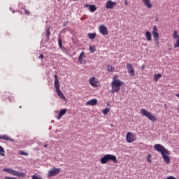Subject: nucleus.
I'll return each mask as SVG.
<instances>
[{
    "mask_svg": "<svg viewBox=\"0 0 179 179\" xmlns=\"http://www.w3.org/2000/svg\"><path fill=\"white\" fill-rule=\"evenodd\" d=\"M97 104V99H91L86 103L87 106H96Z\"/></svg>",
    "mask_w": 179,
    "mask_h": 179,
    "instance_id": "nucleus-18",
    "label": "nucleus"
},
{
    "mask_svg": "<svg viewBox=\"0 0 179 179\" xmlns=\"http://www.w3.org/2000/svg\"><path fill=\"white\" fill-rule=\"evenodd\" d=\"M143 2L148 9H152V3H150V0H143Z\"/></svg>",
    "mask_w": 179,
    "mask_h": 179,
    "instance_id": "nucleus-17",
    "label": "nucleus"
},
{
    "mask_svg": "<svg viewBox=\"0 0 179 179\" xmlns=\"http://www.w3.org/2000/svg\"><path fill=\"white\" fill-rule=\"evenodd\" d=\"M19 155H21L22 156H27L29 155V153L26 152L23 150H20L19 151Z\"/></svg>",
    "mask_w": 179,
    "mask_h": 179,
    "instance_id": "nucleus-27",
    "label": "nucleus"
},
{
    "mask_svg": "<svg viewBox=\"0 0 179 179\" xmlns=\"http://www.w3.org/2000/svg\"><path fill=\"white\" fill-rule=\"evenodd\" d=\"M141 69L143 70L145 69V66H142Z\"/></svg>",
    "mask_w": 179,
    "mask_h": 179,
    "instance_id": "nucleus-37",
    "label": "nucleus"
},
{
    "mask_svg": "<svg viewBox=\"0 0 179 179\" xmlns=\"http://www.w3.org/2000/svg\"><path fill=\"white\" fill-rule=\"evenodd\" d=\"M178 113H179V105H178Z\"/></svg>",
    "mask_w": 179,
    "mask_h": 179,
    "instance_id": "nucleus-41",
    "label": "nucleus"
},
{
    "mask_svg": "<svg viewBox=\"0 0 179 179\" xmlns=\"http://www.w3.org/2000/svg\"><path fill=\"white\" fill-rule=\"evenodd\" d=\"M164 107H165L166 110H167V104H165Z\"/></svg>",
    "mask_w": 179,
    "mask_h": 179,
    "instance_id": "nucleus-36",
    "label": "nucleus"
},
{
    "mask_svg": "<svg viewBox=\"0 0 179 179\" xmlns=\"http://www.w3.org/2000/svg\"><path fill=\"white\" fill-rule=\"evenodd\" d=\"M115 6H117V2H115V1L108 0L106 2V9H114V8H115Z\"/></svg>",
    "mask_w": 179,
    "mask_h": 179,
    "instance_id": "nucleus-14",
    "label": "nucleus"
},
{
    "mask_svg": "<svg viewBox=\"0 0 179 179\" xmlns=\"http://www.w3.org/2000/svg\"><path fill=\"white\" fill-rule=\"evenodd\" d=\"M147 162L152 163V155H150V154L147 156Z\"/></svg>",
    "mask_w": 179,
    "mask_h": 179,
    "instance_id": "nucleus-30",
    "label": "nucleus"
},
{
    "mask_svg": "<svg viewBox=\"0 0 179 179\" xmlns=\"http://www.w3.org/2000/svg\"><path fill=\"white\" fill-rule=\"evenodd\" d=\"M0 139H2L3 141H8V142H14L13 138L9 137V136L6 134L1 135Z\"/></svg>",
    "mask_w": 179,
    "mask_h": 179,
    "instance_id": "nucleus-16",
    "label": "nucleus"
},
{
    "mask_svg": "<svg viewBox=\"0 0 179 179\" xmlns=\"http://www.w3.org/2000/svg\"><path fill=\"white\" fill-rule=\"evenodd\" d=\"M145 38L148 41H152V33L149 31H145Z\"/></svg>",
    "mask_w": 179,
    "mask_h": 179,
    "instance_id": "nucleus-20",
    "label": "nucleus"
},
{
    "mask_svg": "<svg viewBox=\"0 0 179 179\" xmlns=\"http://www.w3.org/2000/svg\"><path fill=\"white\" fill-rule=\"evenodd\" d=\"M0 156H5V150L0 145Z\"/></svg>",
    "mask_w": 179,
    "mask_h": 179,
    "instance_id": "nucleus-26",
    "label": "nucleus"
},
{
    "mask_svg": "<svg viewBox=\"0 0 179 179\" xmlns=\"http://www.w3.org/2000/svg\"><path fill=\"white\" fill-rule=\"evenodd\" d=\"M126 140L127 143H132V142H135V141H136V137L134 133L127 132L126 135Z\"/></svg>",
    "mask_w": 179,
    "mask_h": 179,
    "instance_id": "nucleus-9",
    "label": "nucleus"
},
{
    "mask_svg": "<svg viewBox=\"0 0 179 179\" xmlns=\"http://www.w3.org/2000/svg\"><path fill=\"white\" fill-rule=\"evenodd\" d=\"M39 58H41V59H44V55L41 54V55L39 56Z\"/></svg>",
    "mask_w": 179,
    "mask_h": 179,
    "instance_id": "nucleus-33",
    "label": "nucleus"
},
{
    "mask_svg": "<svg viewBox=\"0 0 179 179\" xmlns=\"http://www.w3.org/2000/svg\"><path fill=\"white\" fill-rule=\"evenodd\" d=\"M48 145L47 144H45L44 145V148H47Z\"/></svg>",
    "mask_w": 179,
    "mask_h": 179,
    "instance_id": "nucleus-39",
    "label": "nucleus"
},
{
    "mask_svg": "<svg viewBox=\"0 0 179 179\" xmlns=\"http://www.w3.org/2000/svg\"><path fill=\"white\" fill-rule=\"evenodd\" d=\"M97 10V7H96V5L91 4L90 5V12H96Z\"/></svg>",
    "mask_w": 179,
    "mask_h": 179,
    "instance_id": "nucleus-21",
    "label": "nucleus"
},
{
    "mask_svg": "<svg viewBox=\"0 0 179 179\" xmlns=\"http://www.w3.org/2000/svg\"><path fill=\"white\" fill-rule=\"evenodd\" d=\"M89 83L92 86V87H99L100 83L99 82V79L96 78V77H92L89 80Z\"/></svg>",
    "mask_w": 179,
    "mask_h": 179,
    "instance_id": "nucleus-10",
    "label": "nucleus"
},
{
    "mask_svg": "<svg viewBox=\"0 0 179 179\" xmlns=\"http://www.w3.org/2000/svg\"><path fill=\"white\" fill-rule=\"evenodd\" d=\"M158 31L159 30L157 29V27L155 26L152 29V36L157 47H159V45H160V41L159 39L160 37V35L159 34Z\"/></svg>",
    "mask_w": 179,
    "mask_h": 179,
    "instance_id": "nucleus-7",
    "label": "nucleus"
},
{
    "mask_svg": "<svg viewBox=\"0 0 179 179\" xmlns=\"http://www.w3.org/2000/svg\"><path fill=\"white\" fill-rule=\"evenodd\" d=\"M65 114H66V109H62L59 113L57 119L61 120V118H62L63 115H65Z\"/></svg>",
    "mask_w": 179,
    "mask_h": 179,
    "instance_id": "nucleus-19",
    "label": "nucleus"
},
{
    "mask_svg": "<svg viewBox=\"0 0 179 179\" xmlns=\"http://www.w3.org/2000/svg\"><path fill=\"white\" fill-rule=\"evenodd\" d=\"M3 171H4L5 173H8V174H11L12 176H15V177H24L25 176L24 173L23 172H19L9 168L3 169Z\"/></svg>",
    "mask_w": 179,
    "mask_h": 179,
    "instance_id": "nucleus-6",
    "label": "nucleus"
},
{
    "mask_svg": "<svg viewBox=\"0 0 179 179\" xmlns=\"http://www.w3.org/2000/svg\"><path fill=\"white\" fill-rule=\"evenodd\" d=\"M154 149L157 152H159V153H161L162 159L166 164H170L171 159H170V151H169V150L166 149L162 144H156L154 146Z\"/></svg>",
    "mask_w": 179,
    "mask_h": 179,
    "instance_id": "nucleus-1",
    "label": "nucleus"
},
{
    "mask_svg": "<svg viewBox=\"0 0 179 179\" xmlns=\"http://www.w3.org/2000/svg\"><path fill=\"white\" fill-rule=\"evenodd\" d=\"M140 113L142 114V115H143V117H147L150 121H157L156 116L152 114V113L148 111L146 109L141 108Z\"/></svg>",
    "mask_w": 179,
    "mask_h": 179,
    "instance_id": "nucleus-5",
    "label": "nucleus"
},
{
    "mask_svg": "<svg viewBox=\"0 0 179 179\" xmlns=\"http://www.w3.org/2000/svg\"><path fill=\"white\" fill-rule=\"evenodd\" d=\"M61 173V169L59 168H53L52 170H50L48 173V177H55Z\"/></svg>",
    "mask_w": 179,
    "mask_h": 179,
    "instance_id": "nucleus-8",
    "label": "nucleus"
},
{
    "mask_svg": "<svg viewBox=\"0 0 179 179\" xmlns=\"http://www.w3.org/2000/svg\"><path fill=\"white\" fill-rule=\"evenodd\" d=\"M173 38L176 40V42L174 43V48H179V34H178V31L175 30L173 31Z\"/></svg>",
    "mask_w": 179,
    "mask_h": 179,
    "instance_id": "nucleus-11",
    "label": "nucleus"
},
{
    "mask_svg": "<svg viewBox=\"0 0 179 179\" xmlns=\"http://www.w3.org/2000/svg\"><path fill=\"white\" fill-rule=\"evenodd\" d=\"M84 8H90V5L89 4H85Z\"/></svg>",
    "mask_w": 179,
    "mask_h": 179,
    "instance_id": "nucleus-34",
    "label": "nucleus"
},
{
    "mask_svg": "<svg viewBox=\"0 0 179 179\" xmlns=\"http://www.w3.org/2000/svg\"><path fill=\"white\" fill-rule=\"evenodd\" d=\"M124 5H128V0H124Z\"/></svg>",
    "mask_w": 179,
    "mask_h": 179,
    "instance_id": "nucleus-35",
    "label": "nucleus"
},
{
    "mask_svg": "<svg viewBox=\"0 0 179 179\" xmlns=\"http://www.w3.org/2000/svg\"><path fill=\"white\" fill-rule=\"evenodd\" d=\"M58 43H59V46L60 47V48H62V39L61 38L59 35V38H58Z\"/></svg>",
    "mask_w": 179,
    "mask_h": 179,
    "instance_id": "nucleus-28",
    "label": "nucleus"
},
{
    "mask_svg": "<svg viewBox=\"0 0 179 179\" xmlns=\"http://www.w3.org/2000/svg\"><path fill=\"white\" fill-rule=\"evenodd\" d=\"M86 58V55H85V51L81 52L79 57L78 61L80 64H86V60L85 59Z\"/></svg>",
    "mask_w": 179,
    "mask_h": 179,
    "instance_id": "nucleus-15",
    "label": "nucleus"
},
{
    "mask_svg": "<svg viewBox=\"0 0 179 179\" xmlns=\"http://www.w3.org/2000/svg\"><path fill=\"white\" fill-rule=\"evenodd\" d=\"M64 26H66V24H64Z\"/></svg>",
    "mask_w": 179,
    "mask_h": 179,
    "instance_id": "nucleus-42",
    "label": "nucleus"
},
{
    "mask_svg": "<svg viewBox=\"0 0 179 179\" xmlns=\"http://www.w3.org/2000/svg\"><path fill=\"white\" fill-rule=\"evenodd\" d=\"M108 162H113V163H118V159H117V157L111 154L105 155L101 159V164H106V163H108Z\"/></svg>",
    "mask_w": 179,
    "mask_h": 179,
    "instance_id": "nucleus-4",
    "label": "nucleus"
},
{
    "mask_svg": "<svg viewBox=\"0 0 179 179\" xmlns=\"http://www.w3.org/2000/svg\"><path fill=\"white\" fill-rule=\"evenodd\" d=\"M64 26H66V24H64Z\"/></svg>",
    "mask_w": 179,
    "mask_h": 179,
    "instance_id": "nucleus-43",
    "label": "nucleus"
},
{
    "mask_svg": "<svg viewBox=\"0 0 179 179\" xmlns=\"http://www.w3.org/2000/svg\"><path fill=\"white\" fill-rule=\"evenodd\" d=\"M25 15H30V11L29 10H24Z\"/></svg>",
    "mask_w": 179,
    "mask_h": 179,
    "instance_id": "nucleus-32",
    "label": "nucleus"
},
{
    "mask_svg": "<svg viewBox=\"0 0 179 179\" xmlns=\"http://www.w3.org/2000/svg\"><path fill=\"white\" fill-rule=\"evenodd\" d=\"M90 51H91V52H94V51H96V48L93 45L90 46L89 48Z\"/></svg>",
    "mask_w": 179,
    "mask_h": 179,
    "instance_id": "nucleus-31",
    "label": "nucleus"
},
{
    "mask_svg": "<svg viewBox=\"0 0 179 179\" xmlns=\"http://www.w3.org/2000/svg\"><path fill=\"white\" fill-rule=\"evenodd\" d=\"M107 71H108V72H111V73H113V72H114V67H113L111 65H110V64H108L107 65Z\"/></svg>",
    "mask_w": 179,
    "mask_h": 179,
    "instance_id": "nucleus-24",
    "label": "nucleus"
},
{
    "mask_svg": "<svg viewBox=\"0 0 179 179\" xmlns=\"http://www.w3.org/2000/svg\"><path fill=\"white\" fill-rule=\"evenodd\" d=\"M176 97H179V94H176Z\"/></svg>",
    "mask_w": 179,
    "mask_h": 179,
    "instance_id": "nucleus-38",
    "label": "nucleus"
},
{
    "mask_svg": "<svg viewBox=\"0 0 179 179\" xmlns=\"http://www.w3.org/2000/svg\"><path fill=\"white\" fill-rule=\"evenodd\" d=\"M127 69L130 76H135V70L134 69V66H132V64L128 63L127 64Z\"/></svg>",
    "mask_w": 179,
    "mask_h": 179,
    "instance_id": "nucleus-13",
    "label": "nucleus"
},
{
    "mask_svg": "<svg viewBox=\"0 0 179 179\" xmlns=\"http://www.w3.org/2000/svg\"><path fill=\"white\" fill-rule=\"evenodd\" d=\"M107 106H110V103H107Z\"/></svg>",
    "mask_w": 179,
    "mask_h": 179,
    "instance_id": "nucleus-40",
    "label": "nucleus"
},
{
    "mask_svg": "<svg viewBox=\"0 0 179 179\" xmlns=\"http://www.w3.org/2000/svg\"><path fill=\"white\" fill-rule=\"evenodd\" d=\"M54 78H55L54 86H55V89L56 90L57 94L62 100H64V101H66V97H65V95H64V93H62V92H61V88L59 86V80H58V76L57 74H55L54 76Z\"/></svg>",
    "mask_w": 179,
    "mask_h": 179,
    "instance_id": "nucleus-3",
    "label": "nucleus"
},
{
    "mask_svg": "<svg viewBox=\"0 0 179 179\" xmlns=\"http://www.w3.org/2000/svg\"><path fill=\"white\" fill-rule=\"evenodd\" d=\"M102 113L104 115H107V114L110 113V108H106L105 109L103 110Z\"/></svg>",
    "mask_w": 179,
    "mask_h": 179,
    "instance_id": "nucleus-25",
    "label": "nucleus"
},
{
    "mask_svg": "<svg viewBox=\"0 0 179 179\" xmlns=\"http://www.w3.org/2000/svg\"><path fill=\"white\" fill-rule=\"evenodd\" d=\"M96 36H97L96 32L88 34V37L90 38V40H94V38H96Z\"/></svg>",
    "mask_w": 179,
    "mask_h": 179,
    "instance_id": "nucleus-22",
    "label": "nucleus"
},
{
    "mask_svg": "<svg viewBox=\"0 0 179 179\" xmlns=\"http://www.w3.org/2000/svg\"><path fill=\"white\" fill-rule=\"evenodd\" d=\"M50 28L47 29V32L45 34V37H47L48 40H50Z\"/></svg>",
    "mask_w": 179,
    "mask_h": 179,
    "instance_id": "nucleus-29",
    "label": "nucleus"
},
{
    "mask_svg": "<svg viewBox=\"0 0 179 179\" xmlns=\"http://www.w3.org/2000/svg\"><path fill=\"white\" fill-rule=\"evenodd\" d=\"M99 31L102 36H108V29H107V27L104 25H100L99 27Z\"/></svg>",
    "mask_w": 179,
    "mask_h": 179,
    "instance_id": "nucleus-12",
    "label": "nucleus"
},
{
    "mask_svg": "<svg viewBox=\"0 0 179 179\" xmlns=\"http://www.w3.org/2000/svg\"><path fill=\"white\" fill-rule=\"evenodd\" d=\"M160 78H162V73H158V74L154 75L155 82H158L159 79H160Z\"/></svg>",
    "mask_w": 179,
    "mask_h": 179,
    "instance_id": "nucleus-23",
    "label": "nucleus"
},
{
    "mask_svg": "<svg viewBox=\"0 0 179 179\" xmlns=\"http://www.w3.org/2000/svg\"><path fill=\"white\" fill-rule=\"evenodd\" d=\"M124 85V82L118 79V76L115 75L113 78V81L111 83V93H118L121 90V86Z\"/></svg>",
    "mask_w": 179,
    "mask_h": 179,
    "instance_id": "nucleus-2",
    "label": "nucleus"
}]
</instances>
